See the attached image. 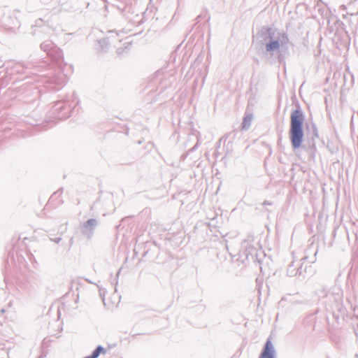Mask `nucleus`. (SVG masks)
<instances>
[{"mask_svg":"<svg viewBox=\"0 0 358 358\" xmlns=\"http://www.w3.org/2000/svg\"><path fill=\"white\" fill-rule=\"evenodd\" d=\"M304 120V115L303 112L300 110H295L292 111L290 117V138L292 145L294 148H298L301 146L303 133V123Z\"/></svg>","mask_w":358,"mask_h":358,"instance_id":"f257e3e1","label":"nucleus"},{"mask_svg":"<svg viewBox=\"0 0 358 358\" xmlns=\"http://www.w3.org/2000/svg\"><path fill=\"white\" fill-rule=\"evenodd\" d=\"M87 224L90 225V226H93L94 224H95V220H90L87 222Z\"/></svg>","mask_w":358,"mask_h":358,"instance_id":"39448f33","label":"nucleus"},{"mask_svg":"<svg viewBox=\"0 0 358 358\" xmlns=\"http://www.w3.org/2000/svg\"><path fill=\"white\" fill-rule=\"evenodd\" d=\"M101 353L105 354L106 350L102 347L99 346L98 348H96V349L92 352V354L90 356H87L84 358H97Z\"/></svg>","mask_w":358,"mask_h":358,"instance_id":"7ed1b4c3","label":"nucleus"},{"mask_svg":"<svg viewBox=\"0 0 358 358\" xmlns=\"http://www.w3.org/2000/svg\"><path fill=\"white\" fill-rule=\"evenodd\" d=\"M274 348L270 339L267 340L265 347L259 358H274Z\"/></svg>","mask_w":358,"mask_h":358,"instance_id":"f03ea898","label":"nucleus"},{"mask_svg":"<svg viewBox=\"0 0 358 358\" xmlns=\"http://www.w3.org/2000/svg\"><path fill=\"white\" fill-rule=\"evenodd\" d=\"M280 47L279 42L277 41H273L268 43L266 46V50L268 52L275 50L278 49Z\"/></svg>","mask_w":358,"mask_h":358,"instance_id":"20e7f679","label":"nucleus"}]
</instances>
